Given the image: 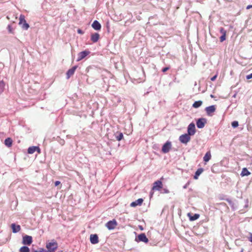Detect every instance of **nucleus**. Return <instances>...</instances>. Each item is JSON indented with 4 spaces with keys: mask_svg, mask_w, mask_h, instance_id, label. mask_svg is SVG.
Returning <instances> with one entry per match:
<instances>
[{
    "mask_svg": "<svg viewBox=\"0 0 252 252\" xmlns=\"http://www.w3.org/2000/svg\"><path fill=\"white\" fill-rule=\"evenodd\" d=\"M217 75H215L211 78V80L212 81H215L217 78Z\"/></svg>",
    "mask_w": 252,
    "mask_h": 252,
    "instance_id": "nucleus-41",
    "label": "nucleus"
},
{
    "mask_svg": "<svg viewBox=\"0 0 252 252\" xmlns=\"http://www.w3.org/2000/svg\"><path fill=\"white\" fill-rule=\"evenodd\" d=\"M115 138L117 139V140L120 141L121 140H122L124 138V135L122 132H117L115 135Z\"/></svg>",
    "mask_w": 252,
    "mask_h": 252,
    "instance_id": "nucleus-23",
    "label": "nucleus"
},
{
    "mask_svg": "<svg viewBox=\"0 0 252 252\" xmlns=\"http://www.w3.org/2000/svg\"><path fill=\"white\" fill-rule=\"evenodd\" d=\"M171 142L170 141H166L162 146L161 151L163 153H167L169 152L171 148Z\"/></svg>",
    "mask_w": 252,
    "mask_h": 252,
    "instance_id": "nucleus-5",
    "label": "nucleus"
},
{
    "mask_svg": "<svg viewBox=\"0 0 252 252\" xmlns=\"http://www.w3.org/2000/svg\"><path fill=\"white\" fill-rule=\"evenodd\" d=\"M29 27V24H28L26 21H25V22L23 23L22 24V28L24 30H27Z\"/></svg>",
    "mask_w": 252,
    "mask_h": 252,
    "instance_id": "nucleus-28",
    "label": "nucleus"
},
{
    "mask_svg": "<svg viewBox=\"0 0 252 252\" xmlns=\"http://www.w3.org/2000/svg\"><path fill=\"white\" fill-rule=\"evenodd\" d=\"M226 201L229 203V205L233 208V209H234L235 208V207H234V205H235V203L234 202H233L232 201H231V200L229 199H226Z\"/></svg>",
    "mask_w": 252,
    "mask_h": 252,
    "instance_id": "nucleus-30",
    "label": "nucleus"
},
{
    "mask_svg": "<svg viewBox=\"0 0 252 252\" xmlns=\"http://www.w3.org/2000/svg\"><path fill=\"white\" fill-rule=\"evenodd\" d=\"M61 184V182L59 181H56L55 182V186L56 187L58 186V185H59L60 184Z\"/></svg>",
    "mask_w": 252,
    "mask_h": 252,
    "instance_id": "nucleus-42",
    "label": "nucleus"
},
{
    "mask_svg": "<svg viewBox=\"0 0 252 252\" xmlns=\"http://www.w3.org/2000/svg\"><path fill=\"white\" fill-rule=\"evenodd\" d=\"M4 144L8 147H10L12 144V140L11 138H7L4 140Z\"/></svg>",
    "mask_w": 252,
    "mask_h": 252,
    "instance_id": "nucleus-22",
    "label": "nucleus"
},
{
    "mask_svg": "<svg viewBox=\"0 0 252 252\" xmlns=\"http://www.w3.org/2000/svg\"><path fill=\"white\" fill-rule=\"evenodd\" d=\"M189 185V183H188L187 184H186L184 187H183V188L184 189H187L188 185Z\"/></svg>",
    "mask_w": 252,
    "mask_h": 252,
    "instance_id": "nucleus-44",
    "label": "nucleus"
},
{
    "mask_svg": "<svg viewBox=\"0 0 252 252\" xmlns=\"http://www.w3.org/2000/svg\"><path fill=\"white\" fill-rule=\"evenodd\" d=\"M216 105H213L205 108V111L208 116H212L213 113L216 111Z\"/></svg>",
    "mask_w": 252,
    "mask_h": 252,
    "instance_id": "nucleus-10",
    "label": "nucleus"
},
{
    "mask_svg": "<svg viewBox=\"0 0 252 252\" xmlns=\"http://www.w3.org/2000/svg\"><path fill=\"white\" fill-rule=\"evenodd\" d=\"M202 101L201 100H198L195 101L192 104V107L195 108H199L202 104Z\"/></svg>",
    "mask_w": 252,
    "mask_h": 252,
    "instance_id": "nucleus-25",
    "label": "nucleus"
},
{
    "mask_svg": "<svg viewBox=\"0 0 252 252\" xmlns=\"http://www.w3.org/2000/svg\"><path fill=\"white\" fill-rule=\"evenodd\" d=\"M169 192V191L167 189H161V193H168Z\"/></svg>",
    "mask_w": 252,
    "mask_h": 252,
    "instance_id": "nucleus-33",
    "label": "nucleus"
},
{
    "mask_svg": "<svg viewBox=\"0 0 252 252\" xmlns=\"http://www.w3.org/2000/svg\"><path fill=\"white\" fill-rule=\"evenodd\" d=\"M138 227L141 230H143V227L142 225H139L138 226Z\"/></svg>",
    "mask_w": 252,
    "mask_h": 252,
    "instance_id": "nucleus-46",
    "label": "nucleus"
},
{
    "mask_svg": "<svg viewBox=\"0 0 252 252\" xmlns=\"http://www.w3.org/2000/svg\"><path fill=\"white\" fill-rule=\"evenodd\" d=\"M231 126L233 128H236L239 126L238 122L234 121L232 122Z\"/></svg>",
    "mask_w": 252,
    "mask_h": 252,
    "instance_id": "nucleus-31",
    "label": "nucleus"
},
{
    "mask_svg": "<svg viewBox=\"0 0 252 252\" xmlns=\"http://www.w3.org/2000/svg\"><path fill=\"white\" fill-rule=\"evenodd\" d=\"M162 188V183L160 180H157L153 184L152 189L154 190H160Z\"/></svg>",
    "mask_w": 252,
    "mask_h": 252,
    "instance_id": "nucleus-7",
    "label": "nucleus"
},
{
    "mask_svg": "<svg viewBox=\"0 0 252 252\" xmlns=\"http://www.w3.org/2000/svg\"><path fill=\"white\" fill-rule=\"evenodd\" d=\"M25 21H26L25 19V16L23 15H21L19 18V25H22L23 23L25 22Z\"/></svg>",
    "mask_w": 252,
    "mask_h": 252,
    "instance_id": "nucleus-29",
    "label": "nucleus"
},
{
    "mask_svg": "<svg viewBox=\"0 0 252 252\" xmlns=\"http://www.w3.org/2000/svg\"><path fill=\"white\" fill-rule=\"evenodd\" d=\"M11 227L12 229V232L14 233L18 232L21 229V226L20 225H16L15 223H12Z\"/></svg>",
    "mask_w": 252,
    "mask_h": 252,
    "instance_id": "nucleus-16",
    "label": "nucleus"
},
{
    "mask_svg": "<svg viewBox=\"0 0 252 252\" xmlns=\"http://www.w3.org/2000/svg\"><path fill=\"white\" fill-rule=\"evenodd\" d=\"M188 134L190 136L194 135L196 132L195 124L191 123L188 126Z\"/></svg>",
    "mask_w": 252,
    "mask_h": 252,
    "instance_id": "nucleus-3",
    "label": "nucleus"
},
{
    "mask_svg": "<svg viewBox=\"0 0 252 252\" xmlns=\"http://www.w3.org/2000/svg\"><path fill=\"white\" fill-rule=\"evenodd\" d=\"M143 202V199L142 198H139L135 201L132 202L130 204V206L132 207H135L138 205H141Z\"/></svg>",
    "mask_w": 252,
    "mask_h": 252,
    "instance_id": "nucleus-17",
    "label": "nucleus"
},
{
    "mask_svg": "<svg viewBox=\"0 0 252 252\" xmlns=\"http://www.w3.org/2000/svg\"><path fill=\"white\" fill-rule=\"evenodd\" d=\"M77 65L73 66L72 68H70L66 72V78L68 79L71 76H72L74 73L77 68Z\"/></svg>",
    "mask_w": 252,
    "mask_h": 252,
    "instance_id": "nucleus-13",
    "label": "nucleus"
},
{
    "mask_svg": "<svg viewBox=\"0 0 252 252\" xmlns=\"http://www.w3.org/2000/svg\"><path fill=\"white\" fill-rule=\"evenodd\" d=\"M247 79L249 80L252 78V73L246 76Z\"/></svg>",
    "mask_w": 252,
    "mask_h": 252,
    "instance_id": "nucleus-40",
    "label": "nucleus"
},
{
    "mask_svg": "<svg viewBox=\"0 0 252 252\" xmlns=\"http://www.w3.org/2000/svg\"><path fill=\"white\" fill-rule=\"evenodd\" d=\"M135 240L137 242H143L145 243H147L149 241V240L145 233H141L139 234L137 236V238H135Z\"/></svg>",
    "mask_w": 252,
    "mask_h": 252,
    "instance_id": "nucleus-9",
    "label": "nucleus"
},
{
    "mask_svg": "<svg viewBox=\"0 0 252 252\" xmlns=\"http://www.w3.org/2000/svg\"><path fill=\"white\" fill-rule=\"evenodd\" d=\"M204 169L202 168H198L196 172H195V174L193 176V178L195 180H197L198 179L199 176L203 172Z\"/></svg>",
    "mask_w": 252,
    "mask_h": 252,
    "instance_id": "nucleus-18",
    "label": "nucleus"
},
{
    "mask_svg": "<svg viewBox=\"0 0 252 252\" xmlns=\"http://www.w3.org/2000/svg\"><path fill=\"white\" fill-rule=\"evenodd\" d=\"M220 32L222 34V35L224 34H226V31L223 28H220Z\"/></svg>",
    "mask_w": 252,
    "mask_h": 252,
    "instance_id": "nucleus-36",
    "label": "nucleus"
},
{
    "mask_svg": "<svg viewBox=\"0 0 252 252\" xmlns=\"http://www.w3.org/2000/svg\"><path fill=\"white\" fill-rule=\"evenodd\" d=\"M252 8V5H249L247 6L246 9H249L250 8Z\"/></svg>",
    "mask_w": 252,
    "mask_h": 252,
    "instance_id": "nucleus-43",
    "label": "nucleus"
},
{
    "mask_svg": "<svg viewBox=\"0 0 252 252\" xmlns=\"http://www.w3.org/2000/svg\"><path fill=\"white\" fill-rule=\"evenodd\" d=\"M243 249H242L241 251V252H243Z\"/></svg>",
    "mask_w": 252,
    "mask_h": 252,
    "instance_id": "nucleus-47",
    "label": "nucleus"
},
{
    "mask_svg": "<svg viewBox=\"0 0 252 252\" xmlns=\"http://www.w3.org/2000/svg\"><path fill=\"white\" fill-rule=\"evenodd\" d=\"M99 37H100V35H99V33L95 32V33H92L91 34V40L94 43H95L98 40Z\"/></svg>",
    "mask_w": 252,
    "mask_h": 252,
    "instance_id": "nucleus-15",
    "label": "nucleus"
},
{
    "mask_svg": "<svg viewBox=\"0 0 252 252\" xmlns=\"http://www.w3.org/2000/svg\"><path fill=\"white\" fill-rule=\"evenodd\" d=\"M77 32L79 34H83L84 33V32L81 29H78Z\"/></svg>",
    "mask_w": 252,
    "mask_h": 252,
    "instance_id": "nucleus-39",
    "label": "nucleus"
},
{
    "mask_svg": "<svg viewBox=\"0 0 252 252\" xmlns=\"http://www.w3.org/2000/svg\"><path fill=\"white\" fill-rule=\"evenodd\" d=\"M58 243L54 240H52L51 242H47L46 245L48 252H54L58 248Z\"/></svg>",
    "mask_w": 252,
    "mask_h": 252,
    "instance_id": "nucleus-1",
    "label": "nucleus"
},
{
    "mask_svg": "<svg viewBox=\"0 0 252 252\" xmlns=\"http://www.w3.org/2000/svg\"><path fill=\"white\" fill-rule=\"evenodd\" d=\"M33 252H48V251H47L42 248H40L38 250H33Z\"/></svg>",
    "mask_w": 252,
    "mask_h": 252,
    "instance_id": "nucleus-32",
    "label": "nucleus"
},
{
    "mask_svg": "<svg viewBox=\"0 0 252 252\" xmlns=\"http://www.w3.org/2000/svg\"><path fill=\"white\" fill-rule=\"evenodd\" d=\"M19 252H30V249L28 247L24 246L22 247L20 249Z\"/></svg>",
    "mask_w": 252,
    "mask_h": 252,
    "instance_id": "nucleus-26",
    "label": "nucleus"
},
{
    "mask_svg": "<svg viewBox=\"0 0 252 252\" xmlns=\"http://www.w3.org/2000/svg\"><path fill=\"white\" fill-rule=\"evenodd\" d=\"M90 53V52L88 50H84L83 51L80 52L78 55V59L77 61H80L83 60L86 57H87Z\"/></svg>",
    "mask_w": 252,
    "mask_h": 252,
    "instance_id": "nucleus-11",
    "label": "nucleus"
},
{
    "mask_svg": "<svg viewBox=\"0 0 252 252\" xmlns=\"http://www.w3.org/2000/svg\"><path fill=\"white\" fill-rule=\"evenodd\" d=\"M249 235L250 236L248 237V239L251 242H252V233L250 232Z\"/></svg>",
    "mask_w": 252,
    "mask_h": 252,
    "instance_id": "nucleus-38",
    "label": "nucleus"
},
{
    "mask_svg": "<svg viewBox=\"0 0 252 252\" xmlns=\"http://www.w3.org/2000/svg\"><path fill=\"white\" fill-rule=\"evenodd\" d=\"M188 215L189 217V220L190 221L195 220L199 218V215L198 214H194V215H191L190 213H189Z\"/></svg>",
    "mask_w": 252,
    "mask_h": 252,
    "instance_id": "nucleus-19",
    "label": "nucleus"
},
{
    "mask_svg": "<svg viewBox=\"0 0 252 252\" xmlns=\"http://www.w3.org/2000/svg\"><path fill=\"white\" fill-rule=\"evenodd\" d=\"M36 151H37L38 152V153H39V154L40 153V149L38 147H37V148Z\"/></svg>",
    "mask_w": 252,
    "mask_h": 252,
    "instance_id": "nucleus-45",
    "label": "nucleus"
},
{
    "mask_svg": "<svg viewBox=\"0 0 252 252\" xmlns=\"http://www.w3.org/2000/svg\"><path fill=\"white\" fill-rule=\"evenodd\" d=\"M7 29L8 30V32H10V33H12L13 32V30H12V26L10 25H8V26H7Z\"/></svg>",
    "mask_w": 252,
    "mask_h": 252,
    "instance_id": "nucleus-35",
    "label": "nucleus"
},
{
    "mask_svg": "<svg viewBox=\"0 0 252 252\" xmlns=\"http://www.w3.org/2000/svg\"><path fill=\"white\" fill-rule=\"evenodd\" d=\"M169 69V67H163L162 69V71L163 72H165L166 71H167Z\"/></svg>",
    "mask_w": 252,
    "mask_h": 252,
    "instance_id": "nucleus-37",
    "label": "nucleus"
},
{
    "mask_svg": "<svg viewBox=\"0 0 252 252\" xmlns=\"http://www.w3.org/2000/svg\"><path fill=\"white\" fill-rule=\"evenodd\" d=\"M5 83L3 81H0V94L3 92Z\"/></svg>",
    "mask_w": 252,
    "mask_h": 252,
    "instance_id": "nucleus-27",
    "label": "nucleus"
},
{
    "mask_svg": "<svg viewBox=\"0 0 252 252\" xmlns=\"http://www.w3.org/2000/svg\"><path fill=\"white\" fill-rule=\"evenodd\" d=\"M211 158V154L210 151L207 152L203 157V160L205 162H208Z\"/></svg>",
    "mask_w": 252,
    "mask_h": 252,
    "instance_id": "nucleus-21",
    "label": "nucleus"
},
{
    "mask_svg": "<svg viewBox=\"0 0 252 252\" xmlns=\"http://www.w3.org/2000/svg\"><path fill=\"white\" fill-rule=\"evenodd\" d=\"M190 136L188 133L180 136L179 140L183 144H187L190 140Z\"/></svg>",
    "mask_w": 252,
    "mask_h": 252,
    "instance_id": "nucleus-2",
    "label": "nucleus"
},
{
    "mask_svg": "<svg viewBox=\"0 0 252 252\" xmlns=\"http://www.w3.org/2000/svg\"><path fill=\"white\" fill-rule=\"evenodd\" d=\"M251 174V172L248 171L247 168L244 167L242 169V172L241 173V176L242 177L244 176H248Z\"/></svg>",
    "mask_w": 252,
    "mask_h": 252,
    "instance_id": "nucleus-20",
    "label": "nucleus"
},
{
    "mask_svg": "<svg viewBox=\"0 0 252 252\" xmlns=\"http://www.w3.org/2000/svg\"><path fill=\"white\" fill-rule=\"evenodd\" d=\"M117 224H118V223H117V221L115 219H113L112 220L108 221L105 224V226L109 230H112V229H114L116 227Z\"/></svg>",
    "mask_w": 252,
    "mask_h": 252,
    "instance_id": "nucleus-4",
    "label": "nucleus"
},
{
    "mask_svg": "<svg viewBox=\"0 0 252 252\" xmlns=\"http://www.w3.org/2000/svg\"><path fill=\"white\" fill-rule=\"evenodd\" d=\"M37 148V146H32L30 147L28 149V153L30 154L34 153Z\"/></svg>",
    "mask_w": 252,
    "mask_h": 252,
    "instance_id": "nucleus-24",
    "label": "nucleus"
},
{
    "mask_svg": "<svg viewBox=\"0 0 252 252\" xmlns=\"http://www.w3.org/2000/svg\"><path fill=\"white\" fill-rule=\"evenodd\" d=\"M220 41L221 42L224 41L226 39V34H224L223 35H221V36L220 37Z\"/></svg>",
    "mask_w": 252,
    "mask_h": 252,
    "instance_id": "nucleus-34",
    "label": "nucleus"
},
{
    "mask_svg": "<svg viewBox=\"0 0 252 252\" xmlns=\"http://www.w3.org/2000/svg\"><path fill=\"white\" fill-rule=\"evenodd\" d=\"M207 123V120L204 118H199L196 121V126L198 128H202Z\"/></svg>",
    "mask_w": 252,
    "mask_h": 252,
    "instance_id": "nucleus-6",
    "label": "nucleus"
},
{
    "mask_svg": "<svg viewBox=\"0 0 252 252\" xmlns=\"http://www.w3.org/2000/svg\"><path fill=\"white\" fill-rule=\"evenodd\" d=\"M32 242V238L31 236L26 235L23 237L22 243L25 245H30Z\"/></svg>",
    "mask_w": 252,
    "mask_h": 252,
    "instance_id": "nucleus-8",
    "label": "nucleus"
},
{
    "mask_svg": "<svg viewBox=\"0 0 252 252\" xmlns=\"http://www.w3.org/2000/svg\"><path fill=\"white\" fill-rule=\"evenodd\" d=\"M90 242L92 244H97L99 242L98 235L96 234H91L90 235Z\"/></svg>",
    "mask_w": 252,
    "mask_h": 252,
    "instance_id": "nucleus-12",
    "label": "nucleus"
},
{
    "mask_svg": "<svg viewBox=\"0 0 252 252\" xmlns=\"http://www.w3.org/2000/svg\"><path fill=\"white\" fill-rule=\"evenodd\" d=\"M92 27L94 30L96 31H99L101 28V24L97 20H94L93 22V24H92Z\"/></svg>",
    "mask_w": 252,
    "mask_h": 252,
    "instance_id": "nucleus-14",
    "label": "nucleus"
}]
</instances>
